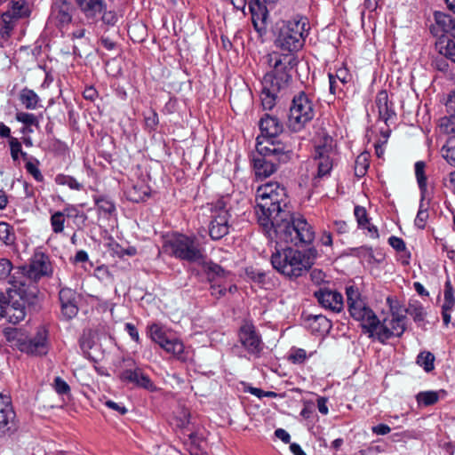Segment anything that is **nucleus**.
I'll list each match as a JSON object with an SVG mask.
<instances>
[{"mask_svg":"<svg viewBox=\"0 0 455 455\" xmlns=\"http://www.w3.org/2000/svg\"><path fill=\"white\" fill-rule=\"evenodd\" d=\"M308 19L296 15L283 21L278 28L275 45L283 52H272L266 56L270 68L262 78L260 100L265 110H271L288 92L291 82V70L298 64L295 55L305 44L309 35Z\"/></svg>","mask_w":455,"mask_h":455,"instance_id":"1","label":"nucleus"},{"mask_svg":"<svg viewBox=\"0 0 455 455\" xmlns=\"http://www.w3.org/2000/svg\"><path fill=\"white\" fill-rule=\"evenodd\" d=\"M346 293L350 315L361 323L363 333H367L370 338L375 337L382 344L392 337L403 335L405 331V316L391 314L380 322L373 310L361 299L357 289L347 287Z\"/></svg>","mask_w":455,"mask_h":455,"instance_id":"2","label":"nucleus"},{"mask_svg":"<svg viewBox=\"0 0 455 455\" xmlns=\"http://www.w3.org/2000/svg\"><path fill=\"white\" fill-rule=\"evenodd\" d=\"M52 272L48 255L36 251L28 264L14 268L9 279L7 294L12 299L19 295L23 299H35L38 291L36 283L43 277L52 276Z\"/></svg>","mask_w":455,"mask_h":455,"instance_id":"3","label":"nucleus"},{"mask_svg":"<svg viewBox=\"0 0 455 455\" xmlns=\"http://www.w3.org/2000/svg\"><path fill=\"white\" fill-rule=\"evenodd\" d=\"M267 236L276 243H291L295 246L310 244L315 239V229L307 219L291 212L287 216L274 219V221L263 228Z\"/></svg>","mask_w":455,"mask_h":455,"instance_id":"4","label":"nucleus"},{"mask_svg":"<svg viewBox=\"0 0 455 455\" xmlns=\"http://www.w3.org/2000/svg\"><path fill=\"white\" fill-rule=\"evenodd\" d=\"M255 208L258 222L262 228L269 226L274 219L287 216L290 211L286 190L276 182H268L258 188Z\"/></svg>","mask_w":455,"mask_h":455,"instance_id":"5","label":"nucleus"},{"mask_svg":"<svg viewBox=\"0 0 455 455\" xmlns=\"http://www.w3.org/2000/svg\"><path fill=\"white\" fill-rule=\"evenodd\" d=\"M256 151L257 155L252 158L255 174L264 179L275 173L280 164L287 163L295 156L291 143L257 142Z\"/></svg>","mask_w":455,"mask_h":455,"instance_id":"6","label":"nucleus"},{"mask_svg":"<svg viewBox=\"0 0 455 455\" xmlns=\"http://www.w3.org/2000/svg\"><path fill=\"white\" fill-rule=\"evenodd\" d=\"M316 256L317 251L315 248L299 251L288 247L274 252L271 256V264L282 275L297 278L311 268Z\"/></svg>","mask_w":455,"mask_h":455,"instance_id":"7","label":"nucleus"},{"mask_svg":"<svg viewBox=\"0 0 455 455\" xmlns=\"http://www.w3.org/2000/svg\"><path fill=\"white\" fill-rule=\"evenodd\" d=\"M315 116L314 104L304 92H300L292 99L288 115V127L292 132H299L313 120Z\"/></svg>","mask_w":455,"mask_h":455,"instance_id":"8","label":"nucleus"},{"mask_svg":"<svg viewBox=\"0 0 455 455\" xmlns=\"http://www.w3.org/2000/svg\"><path fill=\"white\" fill-rule=\"evenodd\" d=\"M229 200L228 196H223L210 204L211 221L209 224V235L213 240L221 239L229 233L230 213L228 209Z\"/></svg>","mask_w":455,"mask_h":455,"instance_id":"9","label":"nucleus"},{"mask_svg":"<svg viewBox=\"0 0 455 455\" xmlns=\"http://www.w3.org/2000/svg\"><path fill=\"white\" fill-rule=\"evenodd\" d=\"M170 252L175 258L188 262H201L204 256L196 238L185 235H178L166 243Z\"/></svg>","mask_w":455,"mask_h":455,"instance_id":"10","label":"nucleus"},{"mask_svg":"<svg viewBox=\"0 0 455 455\" xmlns=\"http://www.w3.org/2000/svg\"><path fill=\"white\" fill-rule=\"evenodd\" d=\"M239 341L244 350L255 358H259L265 348L261 335L249 321L243 323L238 332Z\"/></svg>","mask_w":455,"mask_h":455,"instance_id":"11","label":"nucleus"},{"mask_svg":"<svg viewBox=\"0 0 455 455\" xmlns=\"http://www.w3.org/2000/svg\"><path fill=\"white\" fill-rule=\"evenodd\" d=\"M19 349L31 355H45L48 353V331L39 326L34 337L19 340Z\"/></svg>","mask_w":455,"mask_h":455,"instance_id":"12","label":"nucleus"},{"mask_svg":"<svg viewBox=\"0 0 455 455\" xmlns=\"http://www.w3.org/2000/svg\"><path fill=\"white\" fill-rule=\"evenodd\" d=\"M127 366L134 364L132 360L127 361ZM119 379L124 383L132 384L137 387L153 392L156 389L148 375L145 374L140 367L127 368L120 371Z\"/></svg>","mask_w":455,"mask_h":455,"instance_id":"13","label":"nucleus"},{"mask_svg":"<svg viewBox=\"0 0 455 455\" xmlns=\"http://www.w3.org/2000/svg\"><path fill=\"white\" fill-rule=\"evenodd\" d=\"M261 134L257 137V142L267 140L270 143H284L276 139L283 130V124L275 116L266 114L259 121Z\"/></svg>","mask_w":455,"mask_h":455,"instance_id":"14","label":"nucleus"},{"mask_svg":"<svg viewBox=\"0 0 455 455\" xmlns=\"http://www.w3.org/2000/svg\"><path fill=\"white\" fill-rule=\"evenodd\" d=\"M319 305L324 309L339 313L343 309V296L340 292L328 288H320L314 292Z\"/></svg>","mask_w":455,"mask_h":455,"instance_id":"15","label":"nucleus"},{"mask_svg":"<svg viewBox=\"0 0 455 455\" xmlns=\"http://www.w3.org/2000/svg\"><path fill=\"white\" fill-rule=\"evenodd\" d=\"M15 412L12 406L11 397L0 393V437L14 429Z\"/></svg>","mask_w":455,"mask_h":455,"instance_id":"16","label":"nucleus"},{"mask_svg":"<svg viewBox=\"0 0 455 455\" xmlns=\"http://www.w3.org/2000/svg\"><path fill=\"white\" fill-rule=\"evenodd\" d=\"M73 6L66 0H54L52 4L50 19L54 25L62 28L72 20Z\"/></svg>","mask_w":455,"mask_h":455,"instance_id":"17","label":"nucleus"},{"mask_svg":"<svg viewBox=\"0 0 455 455\" xmlns=\"http://www.w3.org/2000/svg\"><path fill=\"white\" fill-rule=\"evenodd\" d=\"M8 297L12 303H8L5 306L4 318H6L9 323L16 324L24 320L26 316V304L33 303L34 299H23L19 295H16L13 299H12L9 295Z\"/></svg>","mask_w":455,"mask_h":455,"instance_id":"18","label":"nucleus"},{"mask_svg":"<svg viewBox=\"0 0 455 455\" xmlns=\"http://www.w3.org/2000/svg\"><path fill=\"white\" fill-rule=\"evenodd\" d=\"M61 315L67 320L74 318L78 313L76 292L70 288H62L59 292Z\"/></svg>","mask_w":455,"mask_h":455,"instance_id":"19","label":"nucleus"},{"mask_svg":"<svg viewBox=\"0 0 455 455\" xmlns=\"http://www.w3.org/2000/svg\"><path fill=\"white\" fill-rule=\"evenodd\" d=\"M436 48L443 57L436 58L433 64L436 69L446 72L449 68L447 60L455 64V43L450 39L446 41L440 40L436 44Z\"/></svg>","mask_w":455,"mask_h":455,"instance_id":"20","label":"nucleus"},{"mask_svg":"<svg viewBox=\"0 0 455 455\" xmlns=\"http://www.w3.org/2000/svg\"><path fill=\"white\" fill-rule=\"evenodd\" d=\"M86 20L97 22L100 15L107 8L105 0H75Z\"/></svg>","mask_w":455,"mask_h":455,"instance_id":"21","label":"nucleus"},{"mask_svg":"<svg viewBox=\"0 0 455 455\" xmlns=\"http://www.w3.org/2000/svg\"><path fill=\"white\" fill-rule=\"evenodd\" d=\"M434 17L435 24L432 27L431 32L435 36L445 34L455 38V17L441 12H435Z\"/></svg>","mask_w":455,"mask_h":455,"instance_id":"22","label":"nucleus"},{"mask_svg":"<svg viewBox=\"0 0 455 455\" xmlns=\"http://www.w3.org/2000/svg\"><path fill=\"white\" fill-rule=\"evenodd\" d=\"M332 148L331 145L317 146L315 148V158L317 161V175L318 177H324L330 173L332 169V160L331 154Z\"/></svg>","mask_w":455,"mask_h":455,"instance_id":"23","label":"nucleus"},{"mask_svg":"<svg viewBox=\"0 0 455 455\" xmlns=\"http://www.w3.org/2000/svg\"><path fill=\"white\" fill-rule=\"evenodd\" d=\"M375 104L379 118L385 123L395 116L392 104L388 100V94L386 90H382L377 93Z\"/></svg>","mask_w":455,"mask_h":455,"instance_id":"24","label":"nucleus"},{"mask_svg":"<svg viewBox=\"0 0 455 455\" xmlns=\"http://www.w3.org/2000/svg\"><path fill=\"white\" fill-rule=\"evenodd\" d=\"M19 100L27 109L35 110L41 107L39 96L28 88H24L20 91Z\"/></svg>","mask_w":455,"mask_h":455,"instance_id":"25","label":"nucleus"},{"mask_svg":"<svg viewBox=\"0 0 455 455\" xmlns=\"http://www.w3.org/2000/svg\"><path fill=\"white\" fill-rule=\"evenodd\" d=\"M70 211H76V209L74 207H67L64 212L58 211L51 215L50 223L53 233L60 234L63 232L66 215L69 217Z\"/></svg>","mask_w":455,"mask_h":455,"instance_id":"26","label":"nucleus"},{"mask_svg":"<svg viewBox=\"0 0 455 455\" xmlns=\"http://www.w3.org/2000/svg\"><path fill=\"white\" fill-rule=\"evenodd\" d=\"M308 321L309 328L313 332H327L331 327V321L322 315L310 316Z\"/></svg>","mask_w":455,"mask_h":455,"instance_id":"27","label":"nucleus"},{"mask_svg":"<svg viewBox=\"0 0 455 455\" xmlns=\"http://www.w3.org/2000/svg\"><path fill=\"white\" fill-rule=\"evenodd\" d=\"M160 347H162L165 352L172 355L178 359H183L184 353V345L183 343L175 338H170L165 343H164Z\"/></svg>","mask_w":455,"mask_h":455,"instance_id":"28","label":"nucleus"},{"mask_svg":"<svg viewBox=\"0 0 455 455\" xmlns=\"http://www.w3.org/2000/svg\"><path fill=\"white\" fill-rule=\"evenodd\" d=\"M15 118L18 122L23 124L26 127L23 130L28 132H32L30 126L39 127V117L32 113L20 111L16 113Z\"/></svg>","mask_w":455,"mask_h":455,"instance_id":"29","label":"nucleus"},{"mask_svg":"<svg viewBox=\"0 0 455 455\" xmlns=\"http://www.w3.org/2000/svg\"><path fill=\"white\" fill-rule=\"evenodd\" d=\"M148 333L150 339L160 347L170 339L164 327L158 323L151 324L148 327Z\"/></svg>","mask_w":455,"mask_h":455,"instance_id":"30","label":"nucleus"},{"mask_svg":"<svg viewBox=\"0 0 455 455\" xmlns=\"http://www.w3.org/2000/svg\"><path fill=\"white\" fill-rule=\"evenodd\" d=\"M55 183L60 186H68L72 190H82L83 185L72 176L60 173L56 175Z\"/></svg>","mask_w":455,"mask_h":455,"instance_id":"31","label":"nucleus"},{"mask_svg":"<svg viewBox=\"0 0 455 455\" xmlns=\"http://www.w3.org/2000/svg\"><path fill=\"white\" fill-rule=\"evenodd\" d=\"M442 155L449 164L455 167V137L447 140L442 148Z\"/></svg>","mask_w":455,"mask_h":455,"instance_id":"32","label":"nucleus"},{"mask_svg":"<svg viewBox=\"0 0 455 455\" xmlns=\"http://www.w3.org/2000/svg\"><path fill=\"white\" fill-rule=\"evenodd\" d=\"M426 164L423 161L415 163V176L421 194L427 191V176L425 174Z\"/></svg>","mask_w":455,"mask_h":455,"instance_id":"33","label":"nucleus"},{"mask_svg":"<svg viewBox=\"0 0 455 455\" xmlns=\"http://www.w3.org/2000/svg\"><path fill=\"white\" fill-rule=\"evenodd\" d=\"M369 157L370 156L367 153H363L356 157L355 162V176L361 178L366 174L367 170L370 166Z\"/></svg>","mask_w":455,"mask_h":455,"instance_id":"34","label":"nucleus"},{"mask_svg":"<svg viewBox=\"0 0 455 455\" xmlns=\"http://www.w3.org/2000/svg\"><path fill=\"white\" fill-rule=\"evenodd\" d=\"M435 355L428 351L420 352L417 356V363L421 366L427 372L434 370Z\"/></svg>","mask_w":455,"mask_h":455,"instance_id":"35","label":"nucleus"},{"mask_svg":"<svg viewBox=\"0 0 455 455\" xmlns=\"http://www.w3.org/2000/svg\"><path fill=\"white\" fill-rule=\"evenodd\" d=\"M93 200L100 212L109 215L116 212V206L108 197L103 196H94Z\"/></svg>","mask_w":455,"mask_h":455,"instance_id":"36","label":"nucleus"},{"mask_svg":"<svg viewBox=\"0 0 455 455\" xmlns=\"http://www.w3.org/2000/svg\"><path fill=\"white\" fill-rule=\"evenodd\" d=\"M0 240L7 245L12 244L15 241L13 228L6 222H0Z\"/></svg>","mask_w":455,"mask_h":455,"instance_id":"37","label":"nucleus"},{"mask_svg":"<svg viewBox=\"0 0 455 455\" xmlns=\"http://www.w3.org/2000/svg\"><path fill=\"white\" fill-rule=\"evenodd\" d=\"M416 398L419 404L423 406H430L438 401L439 395L435 391H425L419 392Z\"/></svg>","mask_w":455,"mask_h":455,"instance_id":"38","label":"nucleus"},{"mask_svg":"<svg viewBox=\"0 0 455 455\" xmlns=\"http://www.w3.org/2000/svg\"><path fill=\"white\" fill-rule=\"evenodd\" d=\"M39 161L36 158L27 161L25 164L26 171L37 181H44V175L38 168Z\"/></svg>","mask_w":455,"mask_h":455,"instance_id":"39","label":"nucleus"},{"mask_svg":"<svg viewBox=\"0 0 455 455\" xmlns=\"http://www.w3.org/2000/svg\"><path fill=\"white\" fill-rule=\"evenodd\" d=\"M407 313L417 323L423 322L427 315L423 306L419 303L410 304L407 308Z\"/></svg>","mask_w":455,"mask_h":455,"instance_id":"40","label":"nucleus"},{"mask_svg":"<svg viewBox=\"0 0 455 455\" xmlns=\"http://www.w3.org/2000/svg\"><path fill=\"white\" fill-rule=\"evenodd\" d=\"M10 12H6L2 15V28L1 34L3 37H9L12 30L14 28V22Z\"/></svg>","mask_w":455,"mask_h":455,"instance_id":"41","label":"nucleus"},{"mask_svg":"<svg viewBox=\"0 0 455 455\" xmlns=\"http://www.w3.org/2000/svg\"><path fill=\"white\" fill-rule=\"evenodd\" d=\"M428 216L427 207H425V204L421 202L414 220L415 226L419 229H424L426 228Z\"/></svg>","mask_w":455,"mask_h":455,"instance_id":"42","label":"nucleus"},{"mask_svg":"<svg viewBox=\"0 0 455 455\" xmlns=\"http://www.w3.org/2000/svg\"><path fill=\"white\" fill-rule=\"evenodd\" d=\"M440 130L446 134H455V118L448 114L440 119Z\"/></svg>","mask_w":455,"mask_h":455,"instance_id":"43","label":"nucleus"},{"mask_svg":"<svg viewBox=\"0 0 455 455\" xmlns=\"http://www.w3.org/2000/svg\"><path fill=\"white\" fill-rule=\"evenodd\" d=\"M12 18L16 20L28 15V7L24 1L12 2V8L9 11Z\"/></svg>","mask_w":455,"mask_h":455,"instance_id":"44","label":"nucleus"},{"mask_svg":"<svg viewBox=\"0 0 455 455\" xmlns=\"http://www.w3.org/2000/svg\"><path fill=\"white\" fill-rule=\"evenodd\" d=\"M354 214L358 223L359 228L366 227L369 224V218L367 212L364 207L355 206L354 210Z\"/></svg>","mask_w":455,"mask_h":455,"instance_id":"45","label":"nucleus"},{"mask_svg":"<svg viewBox=\"0 0 455 455\" xmlns=\"http://www.w3.org/2000/svg\"><path fill=\"white\" fill-rule=\"evenodd\" d=\"M307 352L303 348H294L289 355V360L293 363H303L307 359Z\"/></svg>","mask_w":455,"mask_h":455,"instance_id":"46","label":"nucleus"},{"mask_svg":"<svg viewBox=\"0 0 455 455\" xmlns=\"http://www.w3.org/2000/svg\"><path fill=\"white\" fill-rule=\"evenodd\" d=\"M12 269V263L8 259H0V281L4 280L7 277L11 278V272Z\"/></svg>","mask_w":455,"mask_h":455,"instance_id":"47","label":"nucleus"},{"mask_svg":"<svg viewBox=\"0 0 455 455\" xmlns=\"http://www.w3.org/2000/svg\"><path fill=\"white\" fill-rule=\"evenodd\" d=\"M385 451V449L381 445H375L372 443L369 444L365 448L360 449L354 455H378Z\"/></svg>","mask_w":455,"mask_h":455,"instance_id":"48","label":"nucleus"},{"mask_svg":"<svg viewBox=\"0 0 455 455\" xmlns=\"http://www.w3.org/2000/svg\"><path fill=\"white\" fill-rule=\"evenodd\" d=\"M100 17L102 22L108 26H114L118 20L116 12L115 11H108L107 8L101 12Z\"/></svg>","mask_w":455,"mask_h":455,"instance_id":"49","label":"nucleus"},{"mask_svg":"<svg viewBox=\"0 0 455 455\" xmlns=\"http://www.w3.org/2000/svg\"><path fill=\"white\" fill-rule=\"evenodd\" d=\"M9 146L12 160L17 161L22 150L21 143L19 141L17 138H11L9 140Z\"/></svg>","mask_w":455,"mask_h":455,"instance_id":"50","label":"nucleus"},{"mask_svg":"<svg viewBox=\"0 0 455 455\" xmlns=\"http://www.w3.org/2000/svg\"><path fill=\"white\" fill-rule=\"evenodd\" d=\"M335 78L339 81V84L345 85L351 80V74L348 69L345 67L339 68L336 70L334 75Z\"/></svg>","mask_w":455,"mask_h":455,"instance_id":"51","label":"nucleus"},{"mask_svg":"<svg viewBox=\"0 0 455 455\" xmlns=\"http://www.w3.org/2000/svg\"><path fill=\"white\" fill-rule=\"evenodd\" d=\"M53 387L59 395H67L70 392L68 384L60 377H56L54 379Z\"/></svg>","mask_w":455,"mask_h":455,"instance_id":"52","label":"nucleus"},{"mask_svg":"<svg viewBox=\"0 0 455 455\" xmlns=\"http://www.w3.org/2000/svg\"><path fill=\"white\" fill-rule=\"evenodd\" d=\"M207 273L209 275H212V276L222 277L226 276V275L228 274V272L222 267L213 262H210L207 265Z\"/></svg>","mask_w":455,"mask_h":455,"instance_id":"53","label":"nucleus"},{"mask_svg":"<svg viewBox=\"0 0 455 455\" xmlns=\"http://www.w3.org/2000/svg\"><path fill=\"white\" fill-rule=\"evenodd\" d=\"M113 251L118 254L120 257L124 255L134 256L137 253V250L135 247H129L127 249H123L118 243L113 244Z\"/></svg>","mask_w":455,"mask_h":455,"instance_id":"54","label":"nucleus"},{"mask_svg":"<svg viewBox=\"0 0 455 455\" xmlns=\"http://www.w3.org/2000/svg\"><path fill=\"white\" fill-rule=\"evenodd\" d=\"M125 331L129 334L131 339L137 343H140V338L136 326L132 323H126L124 325Z\"/></svg>","mask_w":455,"mask_h":455,"instance_id":"55","label":"nucleus"},{"mask_svg":"<svg viewBox=\"0 0 455 455\" xmlns=\"http://www.w3.org/2000/svg\"><path fill=\"white\" fill-rule=\"evenodd\" d=\"M388 243L397 251H403L406 249L404 241L397 236H390Z\"/></svg>","mask_w":455,"mask_h":455,"instance_id":"56","label":"nucleus"},{"mask_svg":"<svg viewBox=\"0 0 455 455\" xmlns=\"http://www.w3.org/2000/svg\"><path fill=\"white\" fill-rule=\"evenodd\" d=\"M146 125L151 130H155L159 123L158 115L151 111L150 115L145 117Z\"/></svg>","mask_w":455,"mask_h":455,"instance_id":"57","label":"nucleus"},{"mask_svg":"<svg viewBox=\"0 0 455 455\" xmlns=\"http://www.w3.org/2000/svg\"><path fill=\"white\" fill-rule=\"evenodd\" d=\"M105 404L109 409L117 411L120 415H124L127 412V409L124 405L114 401L108 400L105 403Z\"/></svg>","mask_w":455,"mask_h":455,"instance_id":"58","label":"nucleus"},{"mask_svg":"<svg viewBox=\"0 0 455 455\" xmlns=\"http://www.w3.org/2000/svg\"><path fill=\"white\" fill-rule=\"evenodd\" d=\"M210 290L211 294L217 299L223 297L227 292V289L220 284H212Z\"/></svg>","mask_w":455,"mask_h":455,"instance_id":"59","label":"nucleus"},{"mask_svg":"<svg viewBox=\"0 0 455 455\" xmlns=\"http://www.w3.org/2000/svg\"><path fill=\"white\" fill-rule=\"evenodd\" d=\"M371 431L375 435H387L388 433H390L391 428L389 426H387L386 424H379V425L373 426L371 427Z\"/></svg>","mask_w":455,"mask_h":455,"instance_id":"60","label":"nucleus"},{"mask_svg":"<svg viewBox=\"0 0 455 455\" xmlns=\"http://www.w3.org/2000/svg\"><path fill=\"white\" fill-rule=\"evenodd\" d=\"M454 291L450 281H447L444 285L443 299L444 300L455 301Z\"/></svg>","mask_w":455,"mask_h":455,"instance_id":"61","label":"nucleus"},{"mask_svg":"<svg viewBox=\"0 0 455 455\" xmlns=\"http://www.w3.org/2000/svg\"><path fill=\"white\" fill-rule=\"evenodd\" d=\"M333 228L339 234H345L348 232V226L344 220L333 221Z\"/></svg>","mask_w":455,"mask_h":455,"instance_id":"62","label":"nucleus"},{"mask_svg":"<svg viewBox=\"0 0 455 455\" xmlns=\"http://www.w3.org/2000/svg\"><path fill=\"white\" fill-rule=\"evenodd\" d=\"M447 113L451 116H453L455 118V91L451 95L449 96V99L446 102Z\"/></svg>","mask_w":455,"mask_h":455,"instance_id":"63","label":"nucleus"},{"mask_svg":"<svg viewBox=\"0 0 455 455\" xmlns=\"http://www.w3.org/2000/svg\"><path fill=\"white\" fill-rule=\"evenodd\" d=\"M310 277L314 283L319 284L324 281L325 275L322 270L314 269L310 273Z\"/></svg>","mask_w":455,"mask_h":455,"instance_id":"64","label":"nucleus"}]
</instances>
